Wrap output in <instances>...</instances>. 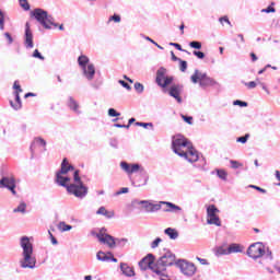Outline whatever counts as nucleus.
Wrapping results in <instances>:
<instances>
[{
    "mask_svg": "<svg viewBox=\"0 0 280 280\" xmlns=\"http://www.w3.org/2000/svg\"><path fill=\"white\" fill-rule=\"evenodd\" d=\"M13 89L18 91V93H23V89H21V85H19V81L14 82Z\"/></svg>",
    "mask_w": 280,
    "mask_h": 280,
    "instance_id": "nucleus-55",
    "label": "nucleus"
},
{
    "mask_svg": "<svg viewBox=\"0 0 280 280\" xmlns=\"http://www.w3.org/2000/svg\"><path fill=\"white\" fill-rule=\"evenodd\" d=\"M163 240L161 237H156L152 243H151V248H159V244H161Z\"/></svg>",
    "mask_w": 280,
    "mask_h": 280,
    "instance_id": "nucleus-44",
    "label": "nucleus"
},
{
    "mask_svg": "<svg viewBox=\"0 0 280 280\" xmlns=\"http://www.w3.org/2000/svg\"><path fill=\"white\" fill-rule=\"evenodd\" d=\"M21 8H23V10L27 11L30 10V3L27 2V0H19Z\"/></svg>",
    "mask_w": 280,
    "mask_h": 280,
    "instance_id": "nucleus-42",
    "label": "nucleus"
},
{
    "mask_svg": "<svg viewBox=\"0 0 280 280\" xmlns=\"http://www.w3.org/2000/svg\"><path fill=\"white\" fill-rule=\"evenodd\" d=\"M118 83L121 84V86L124 89H126L127 91H132V86H130V84H128V82L124 81V80H119Z\"/></svg>",
    "mask_w": 280,
    "mask_h": 280,
    "instance_id": "nucleus-46",
    "label": "nucleus"
},
{
    "mask_svg": "<svg viewBox=\"0 0 280 280\" xmlns=\"http://www.w3.org/2000/svg\"><path fill=\"white\" fill-rule=\"evenodd\" d=\"M13 95L15 97L16 105H14V101H10V106L13 110H21L23 103H21V95H19V91H15Z\"/></svg>",
    "mask_w": 280,
    "mask_h": 280,
    "instance_id": "nucleus-19",
    "label": "nucleus"
},
{
    "mask_svg": "<svg viewBox=\"0 0 280 280\" xmlns=\"http://www.w3.org/2000/svg\"><path fill=\"white\" fill-rule=\"evenodd\" d=\"M217 176L221 180H226L229 173H226V171H224V170H217Z\"/></svg>",
    "mask_w": 280,
    "mask_h": 280,
    "instance_id": "nucleus-31",
    "label": "nucleus"
},
{
    "mask_svg": "<svg viewBox=\"0 0 280 280\" xmlns=\"http://www.w3.org/2000/svg\"><path fill=\"white\" fill-rule=\"evenodd\" d=\"M233 253H242V246H240V244H231L229 247H228V254L229 255H233Z\"/></svg>",
    "mask_w": 280,
    "mask_h": 280,
    "instance_id": "nucleus-25",
    "label": "nucleus"
},
{
    "mask_svg": "<svg viewBox=\"0 0 280 280\" xmlns=\"http://www.w3.org/2000/svg\"><path fill=\"white\" fill-rule=\"evenodd\" d=\"M75 168L73 165L69 164V160L65 158L61 162V168L56 173V183L60 187H66L68 194H71L72 196H75V198H86V195L89 194V188L84 186V183H82V178H80V171H74ZM73 184L71 183V177L67 176L69 172H73Z\"/></svg>",
    "mask_w": 280,
    "mask_h": 280,
    "instance_id": "nucleus-1",
    "label": "nucleus"
},
{
    "mask_svg": "<svg viewBox=\"0 0 280 280\" xmlns=\"http://www.w3.org/2000/svg\"><path fill=\"white\" fill-rule=\"evenodd\" d=\"M120 168L126 174H137L139 170H141V165L139 164H128L127 162H120Z\"/></svg>",
    "mask_w": 280,
    "mask_h": 280,
    "instance_id": "nucleus-14",
    "label": "nucleus"
},
{
    "mask_svg": "<svg viewBox=\"0 0 280 280\" xmlns=\"http://www.w3.org/2000/svg\"><path fill=\"white\" fill-rule=\"evenodd\" d=\"M148 201L149 200H140V201H137V205H141L143 207V209H145V206L148 205Z\"/></svg>",
    "mask_w": 280,
    "mask_h": 280,
    "instance_id": "nucleus-62",
    "label": "nucleus"
},
{
    "mask_svg": "<svg viewBox=\"0 0 280 280\" xmlns=\"http://www.w3.org/2000/svg\"><path fill=\"white\" fill-rule=\"evenodd\" d=\"M234 106H241L242 108L248 106V103L244 102V101H240V100H236L233 102Z\"/></svg>",
    "mask_w": 280,
    "mask_h": 280,
    "instance_id": "nucleus-47",
    "label": "nucleus"
},
{
    "mask_svg": "<svg viewBox=\"0 0 280 280\" xmlns=\"http://www.w3.org/2000/svg\"><path fill=\"white\" fill-rule=\"evenodd\" d=\"M96 259L98 261H107L108 262V261H110V255L100 250L96 254Z\"/></svg>",
    "mask_w": 280,
    "mask_h": 280,
    "instance_id": "nucleus-26",
    "label": "nucleus"
},
{
    "mask_svg": "<svg viewBox=\"0 0 280 280\" xmlns=\"http://www.w3.org/2000/svg\"><path fill=\"white\" fill-rule=\"evenodd\" d=\"M230 163H231L232 170H240V167H242V163H240L235 160H231Z\"/></svg>",
    "mask_w": 280,
    "mask_h": 280,
    "instance_id": "nucleus-40",
    "label": "nucleus"
},
{
    "mask_svg": "<svg viewBox=\"0 0 280 280\" xmlns=\"http://www.w3.org/2000/svg\"><path fill=\"white\" fill-rule=\"evenodd\" d=\"M172 150L177 156L185 159L188 163H196L200 159V154L194 148L190 141L182 135L173 137Z\"/></svg>",
    "mask_w": 280,
    "mask_h": 280,
    "instance_id": "nucleus-2",
    "label": "nucleus"
},
{
    "mask_svg": "<svg viewBox=\"0 0 280 280\" xmlns=\"http://www.w3.org/2000/svg\"><path fill=\"white\" fill-rule=\"evenodd\" d=\"M156 266V262H154V255L153 254H148L144 258H142L139 261V267L141 270H152L154 272V267Z\"/></svg>",
    "mask_w": 280,
    "mask_h": 280,
    "instance_id": "nucleus-13",
    "label": "nucleus"
},
{
    "mask_svg": "<svg viewBox=\"0 0 280 280\" xmlns=\"http://www.w3.org/2000/svg\"><path fill=\"white\" fill-rule=\"evenodd\" d=\"M133 86H135V90L137 91V93H143V91H144L143 84H141L140 82H136Z\"/></svg>",
    "mask_w": 280,
    "mask_h": 280,
    "instance_id": "nucleus-38",
    "label": "nucleus"
},
{
    "mask_svg": "<svg viewBox=\"0 0 280 280\" xmlns=\"http://www.w3.org/2000/svg\"><path fill=\"white\" fill-rule=\"evenodd\" d=\"M194 56H196L197 58H199V60L205 59V52L200 51V50H195L192 51Z\"/></svg>",
    "mask_w": 280,
    "mask_h": 280,
    "instance_id": "nucleus-50",
    "label": "nucleus"
},
{
    "mask_svg": "<svg viewBox=\"0 0 280 280\" xmlns=\"http://www.w3.org/2000/svg\"><path fill=\"white\" fill-rule=\"evenodd\" d=\"M120 270L125 277H135V269H132V267L128 266L126 262L120 264Z\"/></svg>",
    "mask_w": 280,
    "mask_h": 280,
    "instance_id": "nucleus-20",
    "label": "nucleus"
},
{
    "mask_svg": "<svg viewBox=\"0 0 280 280\" xmlns=\"http://www.w3.org/2000/svg\"><path fill=\"white\" fill-rule=\"evenodd\" d=\"M31 16H33L45 30H51V25L58 27V24L54 23V16L49 15L47 11L40 8L31 11Z\"/></svg>",
    "mask_w": 280,
    "mask_h": 280,
    "instance_id": "nucleus-6",
    "label": "nucleus"
},
{
    "mask_svg": "<svg viewBox=\"0 0 280 280\" xmlns=\"http://www.w3.org/2000/svg\"><path fill=\"white\" fill-rule=\"evenodd\" d=\"M266 253V246L261 243H254L247 249V255L250 259L257 260L261 259Z\"/></svg>",
    "mask_w": 280,
    "mask_h": 280,
    "instance_id": "nucleus-8",
    "label": "nucleus"
},
{
    "mask_svg": "<svg viewBox=\"0 0 280 280\" xmlns=\"http://www.w3.org/2000/svg\"><path fill=\"white\" fill-rule=\"evenodd\" d=\"M144 40H149V43H152V45H158L156 42H154V39L150 38L149 36L142 35Z\"/></svg>",
    "mask_w": 280,
    "mask_h": 280,
    "instance_id": "nucleus-60",
    "label": "nucleus"
},
{
    "mask_svg": "<svg viewBox=\"0 0 280 280\" xmlns=\"http://www.w3.org/2000/svg\"><path fill=\"white\" fill-rule=\"evenodd\" d=\"M97 215H105V218H115V213L114 212H108V210H106L105 207H101L98 208V210L96 211Z\"/></svg>",
    "mask_w": 280,
    "mask_h": 280,
    "instance_id": "nucleus-23",
    "label": "nucleus"
},
{
    "mask_svg": "<svg viewBox=\"0 0 280 280\" xmlns=\"http://www.w3.org/2000/svg\"><path fill=\"white\" fill-rule=\"evenodd\" d=\"M110 147L117 149V148H118V142H117V140H112V141H110Z\"/></svg>",
    "mask_w": 280,
    "mask_h": 280,
    "instance_id": "nucleus-64",
    "label": "nucleus"
},
{
    "mask_svg": "<svg viewBox=\"0 0 280 280\" xmlns=\"http://www.w3.org/2000/svg\"><path fill=\"white\" fill-rule=\"evenodd\" d=\"M192 84H198L201 89H207V86H215L218 84L213 78L207 75V73L201 72L200 70L196 69L194 74L190 77Z\"/></svg>",
    "mask_w": 280,
    "mask_h": 280,
    "instance_id": "nucleus-7",
    "label": "nucleus"
},
{
    "mask_svg": "<svg viewBox=\"0 0 280 280\" xmlns=\"http://www.w3.org/2000/svg\"><path fill=\"white\" fill-rule=\"evenodd\" d=\"M67 106L72 113H75V115H82V110L80 109V103L73 98V96H69L67 100Z\"/></svg>",
    "mask_w": 280,
    "mask_h": 280,
    "instance_id": "nucleus-15",
    "label": "nucleus"
},
{
    "mask_svg": "<svg viewBox=\"0 0 280 280\" xmlns=\"http://www.w3.org/2000/svg\"><path fill=\"white\" fill-rule=\"evenodd\" d=\"M162 203L161 201L159 203H153L150 200L147 201V205L144 206V211L147 213H156V211H161Z\"/></svg>",
    "mask_w": 280,
    "mask_h": 280,
    "instance_id": "nucleus-18",
    "label": "nucleus"
},
{
    "mask_svg": "<svg viewBox=\"0 0 280 280\" xmlns=\"http://www.w3.org/2000/svg\"><path fill=\"white\" fill-rule=\"evenodd\" d=\"M109 21H114V23H121V16L114 14L109 16Z\"/></svg>",
    "mask_w": 280,
    "mask_h": 280,
    "instance_id": "nucleus-52",
    "label": "nucleus"
},
{
    "mask_svg": "<svg viewBox=\"0 0 280 280\" xmlns=\"http://www.w3.org/2000/svg\"><path fill=\"white\" fill-rule=\"evenodd\" d=\"M171 56L174 62H177V61L179 62L180 58L176 57V55H174V51H171Z\"/></svg>",
    "mask_w": 280,
    "mask_h": 280,
    "instance_id": "nucleus-63",
    "label": "nucleus"
},
{
    "mask_svg": "<svg viewBox=\"0 0 280 280\" xmlns=\"http://www.w3.org/2000/svg\"><path fill=\"white\" fill-rule=\"evenodd\" d=\"M160 205H165L164 213H180V211H183V208L171 201H160Z\"/></svg>",
    "mask_w": 280,
    "mask_h": 280,
    "instance_id": "nucleus-16",
    "label": "nucleus"
},
{
    "mask_svg": "<svg viewBox=\"0 0 280 280\" xmlns=\"http://www.w3.org/2000/svg\"><path fill=\"white\" fill-rule=\"evenodd\" d=\"M26 209H27V205L25 202H21L19 207L13 209V213H25Z\"/></svg>",
    "mask_w": 280,
    "mask_h": 280,
    "instance_id": "nucleus-30",
    "label": "nucleus"
},
{
    "mask_svg": "<svg viewBox=\"0 0 280 280\" xmlns=\"http://www.w3.org/2000/svg\"><path fill=\"white\" fill-rule=\"evenodd\" d=\"M165 235L170 236V240H178V231L174 228H167L164 230Z\"/></svg>",
    "mask_w": 280,
    "mask_h": 280,
    "instance_id": "nucleus-22",
    "label": "nucleus"
},
{
    "mask_svg": "<svg viewBox=\"0 0 280 280\" xmlns=\"http://www.w3.org/2000/svg\"><path fill=\"white\" fill-rule=\"evenodd\" d=\"M208 224H214V226H222V222L220 221V217H210V219H207Z\"/></svg>",
    "mask_w": 280,
    "mask_h": 280,
    "instance_id": "nucleus-27",
    "label": "nucleus"
},
{
    "mask_svg": "<svg viewBox=\"0 0 280 280\" xmlns=\"http://www.w3.org/2000/svg\"><path fill=\"white\" fill-rule=\"evenodd\" d=\"M189 47H191V49H202V43L192 40L189 43Z\"/></svg>",
    "mask_w": 280,
    "mask_h": 280,
    "instance_id": "nucleus-33",
    "label": "nucleus"
},
{
    "mask_svg": "<svg viewBox=\"0 0 280 280\" xmlns=\"http://www.w3.org/2000/svg\"><path fill=\"white\" fill-rule=\"evenodd\" d=\"M49 233V235H50V242H51V244L54 245V246H56L57 244H58V240H56L55 237H54V234H51V232H48Z\"/></svg>",
    "mask_w": 280,
    "mask_h": 280,
    "instance_id": "nucleus-59",
    "label": "nucleus"
},
{
    "mask_svg": "<svg viewBox=\"0 0 280 280\" xmlns=\"http://www.w3.org/2000/svg\"><path fill=\"white\" fill-rule=\"evenodd\" d=\"M218 211H219L218 208H215L213 205L209 206L207 208L208 219L214 218L215 215H218V214H215V213H218Z\"/></svg>",
    "mask_w": 280,
    "mask_h": 280,
    "instance_id": "nucleus-28",
    "label": "nucleus"
},
{
    "mask_svg": "<svg viewBox=\"0 0 280 280\" xmlns=\"http://www.w3.org/2000/svg\"><path fill=\"white\" fill-rule=\"evenodd\" d=\"M108 115H109V117H119L121 114L118 113L117 109H115V108H109Z\"/></svg>",
    "mask_w": 280,
    "mask_h": 280,
    "instance_id": "nucleus-45",
    "label": "nucleus"
},
{
    "mask_svg": "<svg viewBox=\"0 0 280 280\" xmlns=\"http://www.w3.org/2000/svg\"><path fill=\"white\" fill-rule=\"evenodd\" d=\"M136 126H139L140 128H154L152 122H136Z\"/></svg>",
    "mask_w": 280,
    "mask_h": 280,
    "instance_id": "nucleus-36",
    "label": "nucleus"
},
{
    "mask_svg": "<svg viewBox=\"0 0 280 280\" xmlns=\"http://www.w3.org/2000/svg\"><path fill=\"white\" fill-rule=\"evenodd\" d=\"M249 137H250V135L246 133V135L243 136V137H238V138L236 139V141H237V143H246V142L248 141Z\"/></svg>",
    "mask_w": 280,
    "mask_h": 280,
    "instance_id": "nucleus-39",
    "label": "nucleus"
},
{
    "mask_svg": "<svg viewBox=\"0 0 280 280\" xmlns=\"http://www.w3.org/2000/svg\"><path fill=\"white\" fill-rule=\"evenodd\" d=\"M172 82H174V77L167 75V69L163 67L159 68L156 71L155 83L161 89H164V93H167L171 97H174L178 104H183V97H180V95H183L184 88L182 84L171 85Z\"/></svg>",
    "mask_w": 280,
    "mask_h": 280,
    "instance_id": "nucleus-3",
    "label": "nucleus"
},
{
    "mask_svg": "<svg viewBox=\"0 0 280 280\" xmlns=\"http://www.w3.org/2000/svg\"><path fill=\"white\" fill-rule=\"evenodd\" d=\"M182 119H184V121H186V124H189V126H191L194 124V117H191V116L182 115Z\"/></svg>",
    "mask_w": 280,
    "mask_h": 280,
    "instance_id": "nucleus-48",
    "label": "nucleus"
},
{
    "mask_svg": "<svg viewBox=\"0 0 280 280\" xmlns=\"http://www.w3.org/2000/svg\"><path fill=\"white\" fill-rule=\"evenodd\" d=\"M243 84L245 86H247V89H255L257 86V82L255 81H250V82H243Z\"/></svg>",
    "mask_w": 280,
    "mask_h": 280,
    "instance_id": "nucleus-51",
    "label": "nucleus"
},
{
    "mask_svg": "<svg viewBox=\"0 0 280 280\" xmlns=\"http://www.w3.org/2000/svg\"><path fill=\"white\" fill-rule=\"evenodd\" d=\"M24 47H26V49H34V33H32L30 22L25 24Z\"/></svg>",
    "mask_w": 280,
    "mask_h": 280,
    "instance_id": "nucleus-12",
    "label": "nucleus"
},
{
    "mask_svg": "<svg viewBox=\"0 0 280 280\" xmlns=\"http://www.w3.org/2000/svg\"><path fill=\"white\" fill-rule=\"evenodd\" d=\"M81 69L83 71V75L88 79V81H93V79L95 78V65L89 63L88 66Z\"/></svg>",
    "mask_w": 280,
    "mask_h": 280,
    "instance_id": "nucleus-17",
    "label": "nucleus"
},
{
    "mask_svg": "<svg viewBox=\"0 0 280 280\" xmlns=\"http://www.w3.org/2000/svg\"><path fill=\"white\" fill-rule=\"evenodd\" d=\"M266 258L269 259V261H272V259H273L272 252L269 248H267Z\"/></svg>",
    "mask_w": 280,
    "mask_h": 280,
    "instance_id": "nucleus-58",
    "label": "nucleus"
},
{
    "mask_svg": "<svg viewBox=\"0 0 280 280\" xmlns=\"http://www.w3.org/2000/svg\"><path fill=\"white\" fill-rule=\"evenodd\" d=\"M261 12H265L266 14H270V12H277L275 7H268L266 9H262Z\"/></svg>",
    "mask_w": 280,
    "mask_h": 280,
    "instance_id": "nucleus-53",
    "label": "nucleus"
},
{
    "mask_svg": "<svg viewBox=\"0 0 280 280\" xmlns=\"http://www.w3.org/2000/svg\"><path fill=\"white\" fill-rule=\"evenodd\" d=\"M114 128H130V125H121V124H115Z\"/></svg>",
    "mask_w": 280,
    "mask_h": 280,
    "instance_id": "nucleus-61",
    "label": "nucleus"
},
{
    "mask_svg": "<svg viewBox=\"0 0 280 280\" xmlns=\"http://www.w3.org/2000/svg\"><path fill=\"white\" fill-rule=\"evenodd\" d=\"M175 264L177 268H179L180 272L185 275V277H194L196 275V265H194V262L178 260Z\"/></svg>",
    "mask_w": 280,
    "mask_h": 280,
    "instance_id": "nucleus-9",
    "label": "nucleus"
},
{
    "mask_svg": "<svg viewBox=\"0 0 280 280\" xmlns=\"http://www.w3.org/2000/svg\"><path fill=\"white\" fill-rule=\"evenodd\" d=\"M179 69L183 73H185L187 71V61L185 60H179Z\"/></svg>",
    "mask_w": 280,
    "mask_h": 280,
    "instance_id": "nucleus-41",
    "label": "nucleus"
},
{
    "mask_svg": "<svg viewBox=\"0 0 280 280\" xmlns=\"http://www.w3.org/2000/svg\"><path fill=\"white\" fill-rule=\"evenodd\" d=\"M217 255H219V256L229 255V248H224L222 246H219L217 248Z\"/></svg>",
    "mask_w": 280,
    "mask_h": 280,
    "instance_id": "nucleus-34",
    "label": "nucleus"
},
{
    "mask_svg": "<svg viewBox=\"0 0 280 280\" xmlns=\"http://www.w3.org/2000/svg\"><path fill=\"white\" fill-rule=\"evenodd\" d=\"M33 58H37L38 60H45V57L38 51V49H35L33 51Z\"/></svg>",
    "mask_w": 280,
    "mask_h": 280,
    "instance_id": "nucleus-43",
    "label": "nucleus"
},
{
    "mask_svg": "<svg viewBox=\"0 0 280 280\" xmlns=\"http://www.w3.org/2000/svg\"><path fill=\"white\" fill-rule=\"evenodd\" d=\"M58 229H59V231H61V233H65L67 231H71V229H73V226L66 224L65 221H61L58 224Z\"/></svg>",
    "mask_w": 280,
    "mask_h": 280,
    "instance_id": "nucleus-29",
    "label": "nucleus"
},
{
    "mask_svg": "<svg viewBox=\"0 0 280 280\" xmlns=\"http://www.w3.org/2000/svg\"><path fill=\"white\" fill-rule=\"evenodd\" d=\"M0 189H9L13 196H16V179L14 176H3L0 179Z\"/></svg>",
    "mask_w": 280,
    "mask_h": 280,
    "instance_id": "nucleus-10",
    "label": "nucleus"
},
{
    "mask_svg": "<svg viewBox=\"0 0 280 280\" xmlns=\"http://www.w3.org/2000/svg\"><path fill=\"white\" fill-rule=\"evenodd\" d=\"M174 264H176V255L167 250L156 260L153 272L156 277H166L167 266H174Z\"/></svg>",
    "mask_w": 280,
    "mask_h": 280,
    "instance_id": "nucleus-5",
    "label": "nucleus"
},
{
    "mask_svg": "<svg viewBox=\"0 0 280 280\" xmlns=\"http://www.w3.org/2000/svg\"><path fill=\"white\" fill-rule=\"evenodd\" d=\"M4 37L9 42V45H12V43H14V39L12 38V35H10V33H4Z\"/></svg>",
    "mask_w": 280,
    "mask_h": 280,
    "instance_id": "nucleus-57",
    "label": "nucleus"
},
{
    "mask_svg": "<svg viewBox=\"0 0 280 280\" xmlns=\"http://www.w3.org/2000/svg\"><path fill=\"white\" fill-rule=\"evenodd\" d=\"M219 22L221 23V25H224V23H226L228 25H230V27H233V24H231V21L229 20V16L220 18Z\"/></svg>",
    "mask_w": 280,
    "mask_h": 280,
    "instance_id": "nucleus-37",
    "label": "nucleus"
},
{
    "mask_svg": "<svg viewBox=\"0 0 280 280\" xmlns=\"http://www.w3.org/2000/svg\"><path fill=\"white\" fill-rule=\"evenodd\" d=\"M92 235H95L101 244H106L109 248H115L117 238L110 236L109 234H102L95 232H92Z\"/></svg>",
    "mask_w": 280,
    "mask_h": 280,
    "instance_id": "nucleus-11",
    "label": "nucleus"
},
{
    "mask_svg": "<svg viewBox=\"0 0 280 280\" xmlns=\"http://www.w3.org/2000/svg\"><path fill=\"white\" fill-rule=\"evenodd\" d=\"M20 246L22 248V259H20V267L23 269L34 270L36 268V256H34V244L28 236L20 238Z\"/></svg>",
    "mask_w": 280,
    "mask_h": 280,
    "instance_id": "nucleus-4",
    "label": "nucleus"
},
{
    "mask_svg": "<svg viewBox=\"0 0 280 280\" xmlns=\"http://www.w3.org/2000/svg\"><path fill=\"white\" fill-rule=\"evenodd\" d=\"M36 145H39L40 148H46L47 141H45V139L43 138L34 139L33 143L31 144L32 158H34V148H36Z\"/></svg>",
    "mask_w": 280,
    "mask_h": 280,
    "instance_id": "nucleus-21",
    "label": "nucleus"
},
{
    "mask_svg": "<svg viewBox=\"0 0 280 280\" xmlns=\"http://www.w3.org/2000/svg\"><path fill=\"white\" fill-rule=\"evenodd\" d=\"M128 191H130L128 187H122L120 190L116 191L114 196H121V194H128Z\"/></svg>",
    "mask_w": 280,
    "mask_h": 280,
    "instance_id": "nucleus-49",
    "label": "nucleus"
},
{
    "mask_svg": "<svg viewBox=\"0 0 280 280\" xmlns=\"http://www.w3.org/2000/svg\"><path fill=\"white\" fill-rule=\"evenodd\" d=\"M5 28V16L3 15V11L0 10V30L3 31Z\"/></svg>",
    "mask_w": 280,
    "mask_h": 280,
    "instance_id": "nucleus-35",
    "label": "nucleus"
},
{
    "mask_svg": "<svg viewBox=\"0 0 280 280\" xmlns=\"http://www.w3.org/2000/svg\"><path fill=\"white\" fill-rule=\"evenodd\" d=\"M128 244V238H116V246L119 248H125Z\"/></svg>",
    "mask_w": 280,
    "mask_h": 280,
    "instance_id": "nucleus-32",
    "label": "nucleus"
},
{
    "mask_svg": "<svg viewBox=\"0 0 280 280\" xmlns=\"http://www.w3.org/2000/svg\"><path fill=\"white\" fill-rule=\"evenodd\" d=\"M249 187L252 189H256L257 191H260V194H266V189L259 187V186H255V185H249Z\"/></svg>",
    "mask_w": 280,
    "mask_h": 280,
    "instance_id": "nucleus-54",
    "label": "nucleus"
},
{
    "mask_svg": "<svg viewBox=\"0 0 280 280\" xmlns=\"http://www.w3.org/2000/svg\"><path fill=\"white\" fill-rule=\"evenodd\" d=\"M171 47H176L178 51H185V49H183V46H180V44L177 43H170Z\"/></svg>",
    "mask_w": 280,
    "mask_h": 280,
    "instance_id": "nucleus-56",
    "label": "nucleus"
},
{
    "mask_svg": "<svg viewBox=\"0 0 280 280\" xmlns=\"http://www.w3.org/2000/svg\"><path fill=\"white\" fill-rule=\"evenodd\" d=\"M79 67L83 69L84 67H89L90 59L86 57V55H81L78 58Z\"/></svg>",
    "mask_w": 280,
    "mask_h": 280,
    "instance_id": "nucleus-24",
    "label": "nucleus"
}]
</instances>
